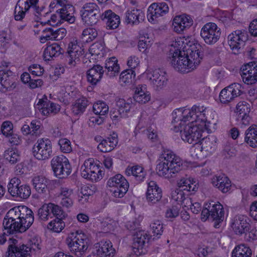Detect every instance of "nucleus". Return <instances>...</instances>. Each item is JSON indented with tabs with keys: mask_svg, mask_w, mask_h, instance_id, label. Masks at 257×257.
<instances>
[{
	"mask_svg": "<svg viewBox=\"0 0 257 257\" xmlns=\"http://www.w3.org/2000/svg\"><path fill=\"white\" fill-rule=\"evenodd\" d=\"M125 174L127 176L133 175L137 181L141 182L144 181L147 173L142 167L136 165L128 167L126 169Z\"/></svg>",
	"mask_w": 257,
	"mask_h": 257,
	"instance_id": "ea45409f",
	"label": "nucleus"
},
{
	"mask_svg": "<svg viewBox=\"0 0 257 257\" xmlns=\"http://www.w3.org/2000/svg\"><path fill=\"white\" fill-rule=\"evenodd\" d=\"M63 53V50L60 45L54 43L45 49L43 52V58L45 61H50L53 57H58Z\"/></svg>",
	"mask_w": 257,
	"mask_h": 257,
	"instance_id": "4c0bfd02",
	"label": "nucleus"
},
{
	"mask_svg": "<svg viewBox=\"0 0 257 257\" xmlns=\"http://www.w3.org/2000/svg\"><path fill=\"white\" fill-rule=\"evenodd\" d=\"M179 188L193 193L198 189V183L194 179L191 178H182L177 182Z\"/></svg>",
	"mask_w": 257,
	"mask_h": 257,
	"instance_id": "f704fd0d",
	"label": "nucleus"
},
{
	"mask_svg": "<svg viewBox=\"0 0 257 257\" xmlns=\"http://www.w3.org/2000/svg\"><path fill=\"white\" fill-rule=\"evenodd\" d=\"M90 103L88 100L85 97L77 99L72 106V112L74 115L82 114Z\"/></svg>",
	"mask_w": 257,
	"mask_h": 257,
	"instance_id": "c03bdc74",
	"label": "nucleus"
},
{
	"mask_svg": "<svg viewBox=\"0 0 257 257\" xmlns=\"http://www.w3.org/2000/svg\"><path fill=\"white\" fill-rule=\"evenodd\" d=\"M171 197L173 200L178 202L179 204L185 203L187 204L188 202H191V198H186L183 191L179 188L172 191Z\"/></svg>",
	"mask_w": 257,
	"mask_h": 257,
	"instance_id": "09e8293b",
	"label": "nucleus"
},
{
	"mask_svg": "<svg viewBox=\"0 0 257 257\" xmlns=\"http://www.w3.org/2000/svg\"><path fill=\"white\" fill-rule=\"evenodd\" d=\"M185 123L182 122L179 125L180 130L178 132H180L182 139L189 144L198 146L202 137V130L197 125H192V123L184 126L182 130Z\"/></svg>",
	"mask_w": 257,
	"mask_h": 257,
	"instance_id": "6e6552de",
	"label": "nucleus"
},
{
	"mask_svg": "<svg viewBox=\"0 0 257 257\" xmlns=\"http://www.w3.org/2000/svg\"><path fill=\"white\" fill-rule=\"evenodd\" d=\"M231 227L236 235L246 234L250 228L248 218L242 215H236L232 220Z\"/></svg>",
	"mask_w": 257,
	"mask_h": 257,
	"instance_id": "412c9836",
	"label": "nucleus"
},
{
	"mask_svg": "<svg viewBox=\"0 0 257 257\" xmlns=\"http://www.w3.org/2000/svg\"><path fill=\"white\" fill-rule=\"evenodd\" d=\"M4 157L11 164H15L20 160V156L18 151L13 149H9L5 151Z\"/></svg>",
	"mask_w": 257,
	"mask_h": 257,
	"instance_id": "3c124183",
	"label": "nucleus"
},
{
	"mask_svg": "<svg viewBox=\"0 0 257 257\" xmlns=\"http://www.w3.org/2000/svg\"><path fill=\"white\" fill-rule=\"evenodd\" d=\"M152 45L151 40L149 37L145 36L142 37L138 42V48L140 51L144 52L148 48L151 47Z\"/></svg>",
	"mask_w": 257,
	"mask_h": 257,
	"instance_id": "0e129e2a",
	"label": "nucleus"
},
{
	"mask_svg": "<svg viewBox=\"0 0 257 257\" xmlns=\"http://www.w3.org/2000/svg\"><path fill=\"white\" fill-rule=\"evenodd\" d=\"M221 35L220 29L214 23H206L202 28L200 36L204 42L208 45L216 43Z\"/></svg>",
	"mask_w": 257,
	"mask_h": 257,
	"instance_id": "f8f14e48",
	"label": "nucleus"
},
{
	"mask_svg": "<svg viewBox=\"0 0 257 257\" xmlns=\"http://www.w3.org/2000/svg\"><path fill=\"white\" fill-rule=\"evenodd\" d=\"M211 252L210 249L205 245L199 246L196 251L197 257H207Z\"/></svg>",
	"mask_w": 257,
	"mask_h": 257,
	"instance_id": "774afa93",
	"label": "nucleus"
},
{
	"mask_svg": "<svg viewBox=\"0 0 257 257\" xmlns=\"http://www.w3.org/2000/svg\"><path fill=\"white\" fill-rule=\"evenodd\" d=\"M150 227L152 230L153 235L157 237H159L163 232V224L159 220H154L150 224Z\"/></svg>",
	"mask_w": 257,
	"mask_h": 257,
	"instance_id": "bf43d9fd",
	"label": "nucleus"
},
{
	"mask_svg": "<svg viewBox=\"0 0 257 257\" xmlns=\"http://www.w3.org/2000/svg\"><path fill=\"white\" fill-rule=\"evenodd\" d=\"M150 240L149 236L144 231H139L135 235L132 248L137 255L145 254L146 247Z\"/></svg>",
	"mask_w": 257,
	"mask_h": 257,
	"instance_id": "dca6fc26",
	"label": "nucleus"
},
{
	"mask_svg": "<svg viewBox=\"0 0 257 257\" xmlns=\"http://www.w3.org/2000/svg\"><path fill=\"white\" fill-rule=\"evenodd\" d=\"M144 18V14L141 10L136 8L128 9L125 13V20L128 24H139Z\"/></svg>",
	"mask_w": 257,
	"mask_h": 257,
	"instance_id": "e433bc0d",
	"label": "nucleus"
},
{
	"mask_svg": "<svg viewBox=\"0 0 257 257\" xmlns=\"http://www.w3.org/2000/svg\"><path fill=\"white\" fill-rule=\"evenodd\" d=\"M101 19L108 29H116L120 24L119 17L111 10H107L101 14Z\"/></svg>",
	"mask_w": 257,
	"mask_h": 257,
	"instance_id": "2f4dec72",
	"label": "nucleus"
},
{
	"mask_svg": "<svg viewBox=\"0 0 257 257\" xmlns=\"http://www.w3.org/2000/svg\"><path fill=\"white\" fill-rule=\"evenodd\" d=\"M93 110L96 114L104 116L108 111V107L105 102L98 101L93 104Z\"/></svg>",
	"mask_w": 257,
	"mask_h": 257,
	"instance_id": "6e6d98bb",
	"label": "nucleus"
},
{
	"mask_svg": "<svg viewBox=\"0 0 257 257\" xmlns=\"http://www.w3.org/2000/svg\"><path fill=\"white\" fill-rule=\"evenodd\" d=\"M168 12L169 7L166 3H154L148 8L147 18L149 22H154L158 18L167 14Z\"/></svg>",
	"mask_w": 257,
	"mask_h": 257,
	"instance_id": "aec40b11",
	"label": "nucleus"
},
{
	"mask_svg": "<svg viewBox=\"0 0 257 257\" xmlns=\"http://www.w3.org/2000/svg\"><path fill=\"white\" fill-rule=\"evenodd\" d=\"M118 143L117 135L115 133L100 143L97 149L103 153L109 152L114 149Z\"/></svg>",
	"mask_w": 257,
	"mask_h": 257,
	"instance_id": "473e14b6",
	"label": "nucleus"
},
{
	"mask_svg": "<svg viewBox=\"0 0 257 257\" xmlns=\"http://www.w3.org/2000/svg\"><path fill=\"white\" fill-rule=\"evenodd\" d=\"M66 60L67 63L68 67L69 68H71L75 66L77 62L79 61V54L78 53H75V52L68 54Z\"/></svg>",
	"mask_w": 257,
	"mask_h": 257,
	"instance_id": "680f3d73",
	"label": "nucleus"
},
{
	"mask_svg": "<svg viewBox=\"0 0 257 257\" xmlns=\"http://www.w3.org/2000/svg\"><path fill=\"white\" fill-rule=\"evenodd\" d=\"M105 69L107 71L106 74L110 77H113L119 72V66L117 64V60L115 57H111L105 61Z\"/></svg>",
	"mask_w": 257,
	"mask_h": 257,
	"instance_id": "a19ab883",
	"label": "nucleus"
},
{
	"mask_svg": "<svg viewBox=\"0 0 257 257\" xmlns=\"http://www.w3.org/2000/svg\"><path fill=\"white\" fill-rule=\"evenodd\" d=\"M39 243L35 242L32 243L31 247H28L25 245L19 246L14 245H9L7 254L5 257H30V252L31 250L40 249Z\"/></svg>",
	"mask_w": 257,
	"mask_h": 257,
	"instance_id": "6ab92c4d",
	"label": "nucleus"
},
{
	"mask_svg": "<svg viewBox=\"0 0 257 257\" xmlns=\"http://www.w3.org/2000/svg\"><path fill=\"white\" fill-rule=\"evenodd\" d=\"M27 222L12 221L4 219L3 226L6 232L4 233L14 234L26 231L32 225H28Z\"/></svg>",
	"mask_w": 257,
	"mask_h": 257,
	"instance_id": "5701e85b",
	"label": "nucleus"
},
{
	"mask_svg": "<svg viewBox=\"0 0 257 257\" xmlns=\"http://www.w3.org/2000/svg\"><path fill=\"white\" fill-rule=\"evenodd\" d=\"M212 183L223 193L228 192L231 188V182L224 175L215 176L212 179Z\"/></svg>",
	"mask_w": 257,
	"mask_h": 257,
	"instance_id": "72a5a7b5",
	"label": "nucleus"
},
{
	"mask_svg": "<svg viewBox=\"0 0 257 257\" xmlns=\"http://www.w3.org/2000/svg\"><path fill=\"white\" fill-rule=\"evenodd\" d=\"M245 142L251 147H257V126H250L245 132Z\"/></svg>",
	"mask_w": 257,
	"mask_h": 257,
	"instance_id": "a18cd8bd",
	"label": "nucleus"
},
{
	"mask_svg": "<svg viewBox=\"0 0 257 257\" xmlns=\"http://www.w3.org/2000/svg\"><path fill=\"white\" fill-rule=\"evenodd\" d=\"M4 219L12 221L27 222L28 225H32L34 220L33 211L26 206H18L10 209Z\"/></svg>",
	"mask_w": 257,
	"mask_h": 257,
	"instance_id": "423d86ee",
	"label": "nucleus"
},
{
	"mask_svg": "<svg viewBox=\"0 0 257 257\" xmlns=\"http://www.w3.org/2000/svg\"><path fill=\"white\" fill-rule=\"evenodd\" d=\"M146 196L147 201L150 205L156 204L161 200L162 197V192L156 182L152 181L148 183Z\"/></svg>",
	"mask_w": 257,
	"mask_h": 257,
	"instance_id": "393cba45",
	"label": "nucleus"
},
{
	"mask_svg": "<svg viewBox=\"0 0 257 257\" xmlns=\"http://www.w3.org/2000/svg\"><path fill=\"white\" fill-rule=\"evenodd\" d=\"M247 40L248 35L244 30H236L228 36V44L235 54L239 53V50L244 47Z\"/></svg>",
	"mask_w": 257,
	"mask_h": 257,
	"instance_id": "2eb2a0df",
	"label": "nucleus"
},
{
	"mask_svg": "<svg viewBox=\"0 0 257 257\" xmlns=\"http://www.w3.org/2000/svg\"><path fill=\"white\" fill-rule=\"evenodd\" d=\"M224 218V210L223 206L220 204H216L212 201L205 205V207L201 212V220L203 221L207 219L214 221V226L218 228L220 223Z\"/></svg>",
	"mask_w": 257,
	"mask_h": 257,
	"instance_id": "39448f33",
	"label": "nucleus"
},
{
	"mask_svg": "<svg viewBox=\"0 0 257 257\" xmlns=\"http://www.w3.org/2000/svg\"><path fill=\"white\" fill-rule=\"evenodd\" d=\"M241 86L240 84L234 83L221 90L219 94V99L223 103H227L234 98L239 96L241 93Z\"/></svg>",
	"mask_w": 257,
	"mask_h": 257,
	"instance_id": "4be33fe9",
	"label": "nucleus"
},
{
	"mask_svg": "<svg viewBox=\"0 0 257 257\" xmlns=\"http://www.w3.org/2000/svg\"><path fill=\"white\" fill-rule=\"evenodd\" d=\"M95 253L99 257H112L115 253V249L109 240H101L94 245Z\"/></svg>",
	"mask_w": 257,
	"mask_h": 257,
	"instance_id": "bb28decb",
	"label": "nucleus"
},
{
	"mask_svg": "<svg viewBox=\"0 0 257 257\" xmlns=\"http://www.w3.org/2000/svg\"><path fill=\"white\" fill-rule=\"evenodd\" d=\"M97 30L91 27L84 29L81 35L82 41L84 43H88L94 40L97 36Z\"/></svg>",
	"mask_w": 257,
	"mask_h": 257,
	"instance_id": "8fccbe9b",
	"label": "nucleus"
},
{
	"mask_svg": "<svg viewBox=\"0 0 257 257\" xmlns=\"http://www.w3.org/2000/svg\"><path fill=\"white\" fill-rule=\"evenodd\" d=\"M64 218H55L48 225V228L56 232H60L64 228L65 224L63 219Z\"/></svg>",
	"mask_w": 257,
	"mask_h": 257,
	"instance_id": "5fc2aeb1",
	"label": "nucleus"
},
{
	"mask_svg": "<svg viewBox=\"0 0 257 257\" xmlns=\"http://www.w3.org/2000/svg\"><path fill=\"white\" fill-rule=\"evenodd\" d=\"M133 98L135 101L141 104L146 103L150 100V93L147 91L145 85H139L136 87Z\"/></svg>",
	"mask_w": 257,
	"mask_h": 257,
	"instance_id": "58836bf2",
	"label": "nucleus"
},
{
	"mask_svg": "<svg viewBox=\"0 0 257 257\" xmlns=\"http://www.w3.org/2000/svg\"><path fill=\"white\" fill-rule=\"evenodd\" d=\"M39 103H41L43 105L41 111L44 115H48L50 114H56L60 109L59 105L50 101H44L40 99L38 102V104Z\"/></svg>",
	"mask_w": 257,
	"mask_h": 257,
	"instance_id": "37998d69",
	"label": "nucleus"
},
{
	"mask_svg": "<svg viewBox=\"0 0 257 257\" xmlns=\"http://www.w3.org/2000/svg\"><path fill=\"white\" fill-rule=\"evenodd\" d=\"M89 54L92 56L103 55L104 52V46L100 42H96L91 45L89 49Z\"/></svg>",
	"mask_w": 257,
	"mask_h": 257,
	"instance_id": "13d9d810",
	"label": "nucleus"
},
{
	"mask_svg": "<svg viewBox=\"0 0 257 257\" xmlns=\"http://www.w3.org/2000/svg\"><path fill=\"white\" fill-rule=\"evenodd\" d=\"M12 73L11 71L0 70V91H10L16 87Z\"/></svg>",
	"mask_w": 257,
	"mask_h": 257,
	"instance_id": "c85d7f7f",
	"label": "nucleus"
},
{
	"mask_svg": "<svg viewBox=\"0 0 257 257\" xmlns=\"http://www.w3.org/2000/svg\"><path fill=\"white\" fill-rule=\"evenodd\" d=\"M206 108L203 106L199 107L194 105L191 109L179 108L175 109L172 112V130L175 132H178L180 130L179 125L182 122L189 121L192 123L194 122H205L206 117L205 114Z\"/></svg>",
	"mask_w": 257,
	"mask_h": 257,
	"instance_id": "f03ea898",
	"label": "nucleus"
},
{
	"mask_svg": "<svg viewBox=\"0 0 257 257\" xmlns=\"http://www.w3.org/2000/svg\"><path fill=\"white\" fill-rule=\"evenodd\" d=\"M40 31H41L42 32V34L40 38L41 43H44L48 40H54L53 27H49L40 30Z\"/></svg>",
	"mask_w": 257,
	"mask_h": 257,
	"instance_id": "4d7b16f0",
	"label": "nucleus"
},
{
	"mask_svg": "<svg viewBox=\"0 0 257 257\" xmlns=\"http://www.w3.org/2000/svg\"><path fill=\"white\" fill-rule=\"evenodd\" d=\"M236 113L238 123L241 127L249 124L250 117L249 113L250 111V105L246 101L238 102L236 107Z\"/></svg>",
	"mask_w": 257,
	"mask_h": 257,
	"instance_id": "a211bd4d",
	"label": "nucleus"
},
{
	"mask_svg": "<svg viewBox=\"0 0 257 257\" xmlns=\"http://www.w3.org/2000/svg\"><path fill=\"white\" fill-rule=\"evenodd\" d=\"M97 170V165L94 163L92 159H89L84 161L81 167V174L82 177L85 179L89 178L90 174L92 171Z\"/></svg>",
	"mask_w": 257,
	"mask_h": 257,
	"instance_id": "49530a36",
	"label": "nucleus"
},
{
	"mask_svg": "<svg viewBox=\"0 0 257 257\" xmlns=\"http://www.w3.org/2000/svg\"><path fill=\"white\" fill-rule=\"evenodd\" d=\"M136 74L133 69H127L120 75L119 81L121 85L131 84L135 79Z\"/></svg>",
	"mask_w": 257,
	"mask_h": 257,
	"instance_id": "603ef678",
	"label": "nucleus"
},
{
	"mask_svg": "<svg viewBox=\"0 0 257 257\" xmlns=\"http://www.w3.org/2000/svg\"><path fill=\"white\" fill-rule=\"evenodd\" d=\"M49 206L50 211L56 218H65V214L60 206L53 204H50Z\"/></svg>",
	"mask_w": 257,
	"mask_h": 257,
	"instance_id": "69168bd1",
	"label": "nucleus"
},
{
	"mask_svg": "<svg viewBox=\"0 0 257 257\" xmlns=\"http://www.w3.org/2000/svg\"><path fill=\"white\" fill-rule=\"evenodd\" d=\"M48 180L43 176H37L32 179L34 188L39 194H45L48 190Z\"/></svg>",
	"mask_w": 257,
	"mask_h": 257,
	"instance_id": "79ce46f5",
	"label": "nucleus"
},
{
	"mask_svg": "<svg viewBox=\"0 0 257 257\" xmlns=\"http://www.w3.org/2000/svg\"><path fill=\"white\" fill-rule=\"evenodd\" d=\"M188 45V40L184 37H178L175 39V41L173 42L171 44V48L173 50H175L176 51H183L186 52V47Z\"/></svg>",
	"mask_w": 257,
	"mask_h": 257,
	"instance_id": "864d4df0",
	"label": "nucleus"
},
{
	"mask_svg": "<svg viewBox=\"0 0 257 257\" xmlns=\"http://www.w3.org/2000/svg\"><path fill=\"white\" fill-rule=\"evenodd\" d=\"M74 7L71 5H68L64 8L58 9L56 13L62 20L72 24L75 21V17L74 15Z\"/></svg>",
	"mask_w": 257,
	"mask_h": 257,
	"instance_id": "c9c22d12",
	"label": "nucleus"
},
{
	"mask_svg": "<svg viewBox=\"0 0 257 257\" xmlns=\"http://www.w3.org/2000/svg\"><path fill=\"white\" fill-rule=\"evenodd\" d=\"M55 175L59 178L68 176L71 173V166L67 158L63 155L54 157L51 162Z\"/></svg>",
	"mask_w": 257,
	"mask_h": 257,
	"instance_id": "9b49d317",
	"label": "nucleus"
},
{
	"mask_svg": "<svg viewBox=\"0 0 257 257\" xmlns=\"http://www.w3.org/2000/svg\"><path fill=\"white\" fill-rule=\"evenodd\" d=\"M197 147L200 149L203 155L207 156L214 152L216 147V138L213 135H209L200 141Z\"/></svg>",
	"mask_w": 257,
	"mask_h": 257,
	"instance_id": "cd10ccee",
	"label": "nucleus"
},
{
	"mask_svg": "<svg viewBox=\"0 0 257 257\" xmlns=\"http://www.w3.org/2000/svg\"><path fill=\"white\" fill-rule=\"evenodd\" d=\"M58 145L60 147V150L63 153H68L72 151L71 143L67 139H60L58 141Z\"/></svg>",
	"mask_w": 257,
	"mask_h": 257,
	"instance_id": "e2e57ef3",
	"label": "nucleus"
},
{
	"mask_svg": "<svg viewBox=\"0 0 257 257\" xmlns=\"http://www.w3.org/2000/svg\"><path fill=\"white\" fill-rule=\"evenodd\" d=\"M104 70L100 65H93L86 72L87 81L91 85H96L101 79Z\"/></svg>",
	"mask_w": 257,
	"mask_h": 257,
	"instance_id": "7c9ffc66",
	"label": "nucleus"
},
{
	"mask_svg": "<svg viewBox=\"0 0 257 257\" xmlns=\"http://www.w3.org/2000/svg\"><path fill=\"white\" fill-rule=\"evenodd\" d=\"M171 64L175 70L183 73H187L196 68L202 59L199 50H191L188 55L185 51H176L170 49Z\"/></svg>",
	"mask_w": 257,
	"mask_h": 257,
	"instance_id": "f257e3e1",
	"label": "nucleus"
},
{
	"mask_svg": "<svg viewBox=\"0 0 257 257\" xmlns=\"http://www.w3.org/2000/svg\"><path fill=\"white\" fill-rule=\"evenodd\" d=\"M73 190L67 187H61L58 196L60 204L63 207L70 208L73 204Z\"/></svg>",
	"mask_w": 257,
	"mask_h": 257,
	"instance_id": "c756f323",
	"label": "nucleus"
},
{
	"mask_svg": "<svg viewBox=\"0 0 257 257\" xmlns=\"http://www.w3.org/2000/svg\"><path fill=\"white\" fill-rule=\"evenodd\" d=\"M32 153L34 157L39 160L50 159L53 154L52 145L48 139H38L33 146Z\"/></svg>",
	"mask_w": 257,
	"mask_h": 257,
	"instance_id": "0eeeda50",
	"label": "nucleus"
},
{
	"mask_svg": "<svg viewBox=\"0 0 257 257\" xmlns=\"http://www.w3.org/2000/svg\"><path fill=\"white\" fill-rule=\"evenodd\" d=\"M107 185L111 188L110 191L115 197L121 198L127 192L129 184L125 178L118 174L109 178Z\"/></svg>",
	"mask_w": 257,
	"mask_h": 257,
	"instance_id": "1a4fd4ad",
	"label": "nucleus"
},
{
	"mask_svg": "<svg viewBox=\"0 0 257 257\" xmlns=\"http://www.w3.org/2000/svg\"><path fill=\"white\" fill-rule=\"evenodd\" d=\"M240 71L241 76L245 83L251 85L257 82V62H250L243 65Z\"/></svg>",
	"mask_w": 257,
	"mask_h": 257,
	"instance_id": "f3484780",
	"label": "nucleus"
},
{
	"mask_svg": "<svg viewBox=\"0 0 257 257\" xmlns=\"http://www.w3.org/2000/svg\"><path fill=\"white\" fill-rule=\"evenodd\" d=\"M251 249L244 244L236 246L232 252V257H251Z\"/></svg>",
	"mask_w": 257,
	"mask_h": 257,
	"instance_id": "de8ad7c7",
	"label": "nucleus"
},
{
	"mask_svg": "<svg viewBox=\"0 0 257 257\" xmlns=\"http://www.w3.org/2000/svg\"><path fill=\"white\" fill-rule=\"evenodd\" d=\"M148 78L151 84L156 90H160L167 84V78L166 72L160 69L153 70Z\"/></svg>",
	"mask_w": 257,
	"mask_h": 257,
	"instance_id": "b1692460",
	"label": "nucleus"
},
{
	"mask_svg": "<svg viewBox=\"0 0 257 257\" xmlns=\"http://www.w3.org/2000/svg\"><path fill=\"white\" fill-rule=\"evenodd\" d=\"M39 0H19L15 9V18L20 21L25 16L26 13L32 8L38 14L40 13L41 9L37 6Z\"/></svg>",
	"mask_w": 257,
	"mask_h": 257,
	"instance_id": "4468645a",
	"label": "nucleus"
},
{
	"mask_svg": "<svg viewBox=\"0 0 257 257\" xmlns=\"http://www.w3.org/2000/svg\"><path fill=\"white\" fill-rule=\"evenodd\" d=\"M66 244L77 257L83 256L89 245V239L82 230L72 232L66 239Z\"/></svg>",
	"mask_w": 257,
	"mask_h": 257,
	"instance_id": "20e7f679",
	"label": "nucleus"
},
{
	"mask_svg": "<svg viewBox=\"0 0 257 257\" xmlns=\"http://www.w3.org/2000/svg\"><path fill=\"white\" fill-rule=\"evenodd\" d=\"M38 213L40 219L42 220H48L50 213L49 205L46 206L43 205L41 208L39 209Z\"/></svg>",
	"mask_w": 257,
	"mask_h": 257,
	"instance_id": "338daca9",
	"label": "nucleus"
},
{
	"mask_svg": "<svg viewBox=\"0 0 257 257\" xmlns=\"http://www.w3.org/2000/svg\"><path fill=\"white\" fill-rule=\"evenodd\" d=\"M83 21L87 25L96 24L101 15L98 6L94 3L85 4L80 11Z\"/></svg>",
	"mask_w": 257,
	"mask_h": 257,
	"instance_id": "9d476101",
	"label": "nucleus"
},
{
	"mask_svg": "<svg viewBox=\"0 0 257 257\" xmlns=\"http://www.w3.org/2000/svg\"><path fill=\"white\" fill-rule=\"evenodd\" d=\"M8 189L10 194L16 197L27 199L31 194L30 186L21 184L20 180L17 178L12 179L8 185Z\"/></svg>",
	"mask_w": 257,
	"mask_h": 257,
	"instance_id": "ddd939ff",
	"label": "nucleus"
},
{
	"mask_svg": "<svg viewBox=\"0 0 257 257\" xmlns=\"http://www.w3.org/2000/svg\"><path fill=\"white\" fill-rule=\"evenodd\" d=\"M193 23L191 16L186 14L176 16L173 19L172 25L174 31L180 33L190 28Z\"/></svg>",
	"mask_w": 257,
	"mask_h": 257,
	"instance_id": "a878e982",
	"label": "nucleus"
},
{
	"mask_svg": "<svg viewBox=\"0 0 257 257\" xmlns=\"http://www.w3.org/2000/svg\"><path fill=\"white\" fill-rule=\"evenodd\" d=\"M117 105L118 107L119 112L124 114V113H127L130 110L131 108L132 103V100H128L127 102L123 99H119L117 102Z\"/></svg>",
	"mask_w": 257,
	"mask_h": 257,
	"instance_id": "052dcab7",
	"label": "nucleus"
},
{
	"mask_svg": "<svg viewBox=\"0 0 257 257\" xmlns=\"http://www.w3.org/2000/svg\"><path fill=\"white\" fill-rule=\"evenodd\" d=\"M181 159L170 150L164 151L160 156L157 165V173L160 176L170 179L176 176L182 170Z\"/></svg>",
	"mask_w": 257,
	"mask_h": 257,
	"instance_id": "7ed1b4c3",
	"label": "nucleus"
}]
</instances>
